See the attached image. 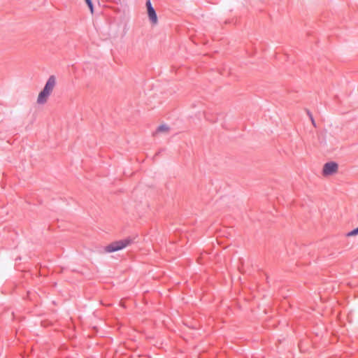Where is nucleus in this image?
Instances as JSON below:
<instances>
[{
    "instance_id": "1",
    "label": "nucleus",
    "mask_w": 358,
    "mask_h": 358,
    "mask_svg": "<svg viewBox=\"0 0 358 358\" xmlns=\"http://www.w3.org/2000/svg\"><path fill=\"white\" fill-rule=\"evenodd\" d=\"M55 85L56 77L52 75L48 78L43 90L38 96L37 103L38 104H44L48 101V97L52 94Z\"/></svg>"
},
{
    "instance_id": "2",
    "label": "nucleus",
    "mask_w": 358,
    "mask_h": 358,
    "mask_svg": "<svg viewBox=\"0 0 358 358\" xmlns=\"http://www.w3.org/2000/svg\"><path fill=\"white\" fill-rule=\"evenodd\" d=\"M134 242V238L127 237L125 239L114 241L106 246L105 251L107 252H113L120 250L128 245H130Z\"/></svg>"
},
{
    "instance_id": "3",
    "label": "nucleus",
    "mask_w": 358,
    "mask_h": 358,
    "mask_svg": "<svg viewBox=\"0 0 358 358\" xmlns=\"http://www.w3.org/2000/svg\"><path fill=\"white\" fill-rule=\"evenodd\" d=\"M338 164L334 162H330L324 164L322 169V174L324 176H331L338 171Z\"/></svg>"
},
{
    "instance_id": "4",
    "label": "nucleus",
    "mask_w": 358,
    "mask_h": 358,
    "mask_svg": "<svg viewBox=\"0 0 358 358\" xmlns=\"http://www.w3.org/2000/svg\"><path fill=\"white\" fill-rule=\"evenodd\" d=\"M146 7L148 9V14L150 20L153 22L156 23L157 21V17L155 8L152 7L151 1L148 0L146 1Z\"/></svg>"
},
{
    "instance_id": "5",
    "label": "nucleus",
    "mask_w": 358,
    "mask_h": 358,
    "mask_svg": "<svg viewBox=\"0 0 358 358\" xmlns=\"http://www.w3.org/2000/svg\"><path fill=\"white\" fill-rule=\"evenodd\" d=\"M169 128L168 126H166V124H162L157 127V129H156V133L167 132L169 131Z\"/></svg>"
},
{
    "instance_id": "6",
    "label": "nucleus",
    "mask_w": 358,
    "mask_h": 358,
    "mask_svg": "<svg viewBox=\"0 0 358 358\" xmlns=\"http://www.w3.org/2000/svg\"><path fill=\"white\" fill-rule=\"evenodd\" d=\"M85 3H87L88 8H90V13L92 14H93L94 13V6H93L92 0H87V1H85Z\"/></svg>"
},
{
    "instance_id": "7",
    "label": "nucleus",
    "mask_w": 358,
    "mask_h": 358,
    "mask_svg": "<svg viewBox=\"0 0 358 358\" xmlns=\"http://www.w3.org/2000/svg\"><path fill=\"white\" fill-rule=\"evenodd\" d=\"M357 234H358V227H357V228H356V229H353V230H352V231H349V232L346 234V236H356V235H357Z\"/></svg>"
},
{
    "instance_id": "8",
    "label": "nucleus",
    "mask_w": 358,
    "mask_h": 358,
    "mask_svg": "<svg viewBox=\"0 0 358 358\" xmlns=\"http://www.w3.org/2000/svg\"><path fill=\"white\" fill-rule=\"evenodd\" d=\"M308 116L310 117V120H311V122H312L313 124L315 126V120H314L313 117V115H312V114L310 113V111H308Z\"/></svg>"
}]
</instances>
